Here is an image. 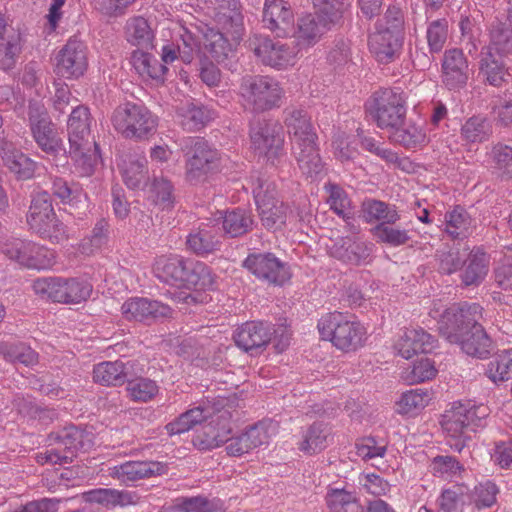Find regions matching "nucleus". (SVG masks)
<instances>
[{"label": "nucleus", "mask_w": 512, "mask_h": 512, "mask_svg": "<svg viewBox=\"0 0 512 512\" xmlns=\"http://www.w3.org/2000/svg\"><path fill=\"white\" fill-rule=\"evenodd\" d=\"M482 307L477 303L453 304L438 322L439 333L449 343L457 344L469 356L485 359L492 351V341L478 323Z\"/></svg>", "instance_id": "1"}, {"label": "nucleus", "mask_w": 512, "mask_h": 512, "mask_svg": "<svg viewBox=\"0 0 512 512\" xmlns=\"http://www.w3.org/2000/svg\"><path fill=\"white\" fill-rule=\"evenodd\" d=\"M284 123L291 137L292 153L299 168L307 176L318 174L322 161L317 145V134L306 110L288 107L283 111Z\"/></svg>", "instance_id": "2"}, {"label": "nucleus", "mask_w": 512, "mask_h": 512, "mask_svg": "<svg viewBox=\"0 0 512 512\" xmlns=\"http://www.w3.org/2000/svg\"><path fill=\"white\" fill-rule=\"evenodd\" d=\"M317 8L315 15L308 14L298 19L297 31L291 37L301 51L315 45L333 26L337 25L348 6L347 0H313Z\"/></svg>", "instance_id": "3"}, {"label": "nucleus", "mask_w": 512, "mask_h": 512, "mask_svg": "<svg viewBox=\"0 0 512 512\" xmlns=\"http://www.w3.org/2000/svg\"><path fill=\"white\" fill-rule=\"evenodd\" d=\"M403 16L396 7H389L369 36L371 53L380 63H390L399 56L403 44Z\"/></svg>", "instance_id": "4"}, {"label": "nucleus", "mask_w": 512, "mask_h": 512, "mask_svg": "<svg viewBox=\"0 0 512 512\" xmlns=\"http://www.w3.org/2000/svg\"><path fill=\"white\" fill-rule=\"evenodd\" d=\"M114 128L126 139L148 140L157 130V117L142 103L125 102L113 112Z\"/></svg>", "instance_id": "5"}, {"label": "nucleus", "mask_w": 512, "mask_h": 512, "mask_svg": "<svg viewBox=\"0 0 512 512\" xmlns=\"http://www.w3.org/2000/svg\"><path fill=\"white\" fill-rule=\"evenodd\" d=\"M252 193L260 219L267 229H281L290 217L289 206L277 198L275 183L265 174L251 176Z\"/></svg>", "instance_id": "6"}, {"label": "nucleus", "mask_w": 512, "mask_h": 512, "mask_svg": "<svg viewBox=\"0 0 512 512\" xmlns=\"http://www.w3.org/2000/svg\"><path fill=\"white\" fill-rule=\"evenodd\" d=\"M317 327L322 339L331 341L343 351H354L365 341L366 330L363 325L341 312L326 314L318 321Z\"/></svg>", "instance_id": "7"}, {"label": "nucleus", "mask_w": 512, "mask_h": 512, "mask_svg": "<svg viewBox=\"0 0 512 512\" xmlns=\"http://www.w3.org/2000/svg\"><path fill=\"white\" fill-rule=\"evenodd\" d=\"M366 106L377 126L382 129L391 130L405 123V98L401 92L381 89L372 95Z\"/></svg>", "instance_id": "8"}, {"label": "nucleus", "mask_w": 512, "mask_h": 512, "mask_svg": "<svg viewBox=\"0 0 512 512\" xmlns=\"http://www.w3.org/2000/svg\"><path fill=\"white\" fill-rule=\"evenodd\" d=\"M27 224L33 232L53 243H60L64 239L62 223L54 212L51 196L47 192H39L32 198Z\"/></svg>", "instance_id": "9"}, {"label": "nucleus", "mask_w": 512, "mask_h": 512, "mask_svg": "<svg viewBox=\"0 0 512 512\" xmlns=\"http://www.w3.org/2000/svg\"><path fill=\"white\" fill-rule=\"evenodd\" d=\"M186 161V176L189 181H199L219 166V153L201 137H187L181 142Z\"/></svg>", "instance_id": "10"}, {"label": "nucleus", "mask_w": 512, "mask_h": 512, "mask_svg": "<svg viewBox=\"0 0 512 512\" xmlns=\"http://www.w3.org/2000/svg\"><path fill=\"white\" fill-rule=\"evenodd\" d=\"M240 94L254 112H264L278 106L282 89L271 77L247 75L241 80Z\"/></svg>", "instance_id": "11"}, {"label": "nucleus", "mask_w": 512, "mask_h": 512, "mask_svg": "<svg viewBox=\"0 0 512 512\" xmlns=\"http://www.w3.org/2000/svg\"><path fill=\"white\" fill-rule=\"evenodd\" d=\"M250 47L264 65L276 69L294 65L300 52L295 40L291 38L286 42H281L256 35L250 40Z\"/></svg>", "instance_id": "12"}, {"label": "nucleus", "mask_w": 512, "mask_h": 512, "mask_svg": "<svg viewBox=\"0 0 512 512\" xmlns=\"http://www.w3.org/2000/svg\"><path fill=\"white\" fill-rule=\"evenodd\" d=\"M275 431V425L270 420L259 421L250 426L244 433L236 437L227 436L226 451L229 456L239 457L251 450L267 444L272 433Z\"/></svg>", "instance_id": "13"}, {"label": "nucleus", "mask_w": 512, "mask_h": 512, "mask_svg": "<svg viewBox=\"0 0 512 512\" xmlns=\"http://www.w3.org/2000/svg\"><path fill=\"white\" fill-rule=\"evenodd\" d=\"M244 265L259 279L271 284L283 285L290 278L286 264L272 253L249 255L244 261Z\"/></svg>", "instance_id": "14"}, {"label": "nucleus", "mask_w": 512, "mask_h": 512, "mask_svg": "<svg viewBox=\"0 0 512 512\" xmlns=\"http://www.w3.org/2000/svg\"><path fill=\"white\" fill-rule=\"evenodd\" d=\"M281 126L272 120L258 119L251 124L250 138L252 146L259 154L277 156L283 146Z\"/></svg>", "instance_id": "15"}, {"label": "nucleus", "mask_w": 512, "mask_h": 512, "mask_svg": "<svg viewBox=\"0 0 512 512\" xmlns=\"http://www.w3.org/2000/svg\"><path fill=\"white\" fill-rule=\"evenodd\" d=\"M478 409L474 405L454 403L442 415L441 426L452 438H460L467 431H474V426L480 421Z\"/></svg>", "instance_id": "16"}, {"label": "nucleus", "mask_w": 512, "mask_h": 512, "mask_svg": "<svg viewBox=\"0 0 512 512\" xmlns=\"http://www.w3.org/2000/svg\"><path fill=\"white\" fill-rule=\"evenodd\" d=\"M29 120L33 137L38 146L47 154H55L61 147L53 124L46 117L43 108L37 103L29 105Z\"/></svg>", "instance_id": "17"}, {"label": "nucleus", "mask_w": 512, "mask_h": 512, "mask_svg": "<svg viewBox=\"0 0 512 512\" xmlns=\"http://www.w3.org/2000/svg\"><path fill=\"white\" fill-rule=\"evenodd\" d=\"M121 311L127 320L147 323L173 317V310L168 305L148 298L129 299L123 303Z\"/></svg>", "instance_id": "18"}, {"label": "nucleus", "mask_w": 512, "mask_h": 512, "mask_svg": "<svg viewBox=\"0 0 512 512\" xmlns=\"http://www.w3.org/2000/svg\"><path fill=\"white\" fill-rule=\"evenodd\" d=\"M262 22L277 37H287L294 27L290 4L283 0H265Z\"/></svg>", "instance_id": "19"}, {"label": "nucleus", "mask_w": 512, "mask_h": 512, "mask_svg": "<svg viewBox=\"0 0 512 512\" xmlns=\"http://www.w3.org/2000/svg\"><path fill=\"white\" fill-rule=\"evenodd\" d=\"M231 432L230 413L223 411L202 427V430L194 436L193 444L199 450H211L225 443Z\"/></svg>", "instance_id": "20"}, {"label": "nucleus", "mask_w": 512, "mask_h": 512, "mask_svg": "<svg viewBox=\"0 0 512 512\" xmlns=\"http://www.w3.org/2000/svg\"><path fill=\"white\" fill-rule=\"evenodd\" d=\"M215 21L233 40H241L244 32L243 15L239 0H211Z\"/></svg>", "instance_id": "21"}, {"label": "nucleus", "mask_w": 512, "mask_h": 512, "mask_svg": "<svg viewBox=\"0 0 512 512\" xmlns=\"http://www.w3.org/2000/svg\"><path fill=\"white\" fill-rule=\"evenodd\" d=\"M271 324L262 321H249L242 324L234 334L238 347L246 352L258 351L271 341Z\"/></svg>", "instance_id": "22"}, {"label": "nucleus", "mask_w": 512, "mask_h": 512, "mask_svg": "<svg viewBox=\"0 0 512 512\" xmlns=\"http://www.w3.org/2000/svg\"><path fill=\"white\" fill-rule=\"evenodd\" d=\"M498 50L502 49L499 46L496 49L490 46L483 48L479 61V77L494 87H500L507 75L506 65Z\"/></svg>", "instance_id": "23"}, {"label": "nucleus", "mask_w": 512, "mask_h": 512, "mask_svg": "<svg viewBox=\"0 0 512 512\" xmlns=\"http://www.w3.org/2000/svg\"><path fill=\"white\" fill-rule=\"evenodd\" d=\"M443 81L449 89H458L466 85L468 80V61L462 50L454 48L444 54Z\"/></svg>", "instance_id": "24"}, {"label": "nucleus", "mask_w": 512, "mask_h": 512, "mask_svg": "<svg viewBox=\"0 0 512 512\" xmlns=\"http://www.w3.org/2000/svg\"><path fill=\"white\" fill-rule=\"evenodd\" d=\"M69 154L72 161V172L79 176L92 175L101 160L99 146L94 140L70 144Z\"/></svg>", "instance_id": "25"}, {"label": "nucleus", "mask_w": 512, "mask_h": 512, "mask_svg": "<svg viewBox=\"0 0 512 512\" xmlns=\"http://www.w3.org/2000/svg\"><path fill=\"white\" fill-rule=\"evenodd\" d=\"M490 266V257L480 248L472 249L464 258L460 273L464 287L479 286L486 278Z\"/></svg>", "instance_id": "26"}, {"label": "nucleus", "mask_w": 512, "mask_h": 512, "mask_svg": "<svg viewBox=\"0 0 512 512\" xmlns=\"http://www.w3.org/2000/svg\"><path fill=\"white\" fill-rule=\"evenodd\" d=\"M435 339L423 329H408L395 344L398 354L410 359L417 353H429L435 347Z\"/></svg>", "instance_id": "27"}, {"label": "nucleus", "mask_w": 512, "mask_h": 512, "mask_svg": "<svg viewBox=\"0 0 512 512\" xmlns=\"http://www.w3.org/2000/svg\"><path fill=\"white\" fill-rule=\"evenodd\" d=\"M204 47L219 64H225L226 61L231 60L235 57V46L240 40H233L230 34H227L224 30L214 31L209 30L204 35Z\"/></svg>", "instance_id": "28"}, {"label": "nucleus", "mask_w": 512, "mask_h": 512, "mask_svg": "<svg viewBox=\"0 0 512 512\" xmlns=\"http://www.w3.org/2000/svg\"><path fill=\"white\" fill-rule=\"evenodd\" d=\"M332 257L343 262L359 265L371 254V247L365 242L356 241L350 237H342L330 247Z\"/></svg>", "instance_id": "29"}, {"label": "nucleus", "mask_w": 512, "mask_h": 512, "mask_svg": "<svg viewBox=\"0 0 512 512\" xmlns=\"http://www.w3.org/2000/svg\"><path fill=\"white\" fill-rule=\"evenodd\" d=\"M163 467L158 462L129 461L111 468L110 475L128 484L153 475H159Z\"/></svg>", "instance_id": "30"}, {"label": "nucleus", "mask_w": 512, "mask_h": 512, "mask_svg": "<svg viewBox=\"0 0 512 512\" xmlns=\"http://www.w3.org/2000/svg\"><path fill=\"white\" fill-rule=\"evenodd\" d=\"M214 284L212 273L203 262L186 259L185 269L180 275L178 287L209 289Z\"/></svg>", "instance_id": "31"}, {"label": "nucleus", "mask_w": 512, "mask_h": 512, "mask_svg": "<svg viewBox=\"0 0 512 512\" xmlns=\"http://www.w3.org/2000/svg\"><path fill=\"white\" fill-rule=\"evenodd\" d=\"M88 68L87 46L77 37L66 43V79H78Z\"/></svg>", "instance_id": "32"}, {"label": "nucleus", "mask_w": 512, "mask_h": 512, "mask_svg": "<svg viewBox=\"0 0 512 512\" xmlns=\"http://www.w3.org/2000/svg\"><path fill=\"white\" fill-rule=\"evenodd\" d=\"M91 116L88 107L79 105L75 107L66 121L69 144L93 141L90 132Z\"/></svg>", "instance_id": "33"}, {"label": "nucleus", "mask_w": 512, "mask_h": 512, "mask_svg": "<svg viewBox=\"0 0 512 512\" xmlns=\"http://www.w3.org/2000/svg\"><path fill=\"white\" fill-rule=\"evenodd\" d=\"M186 245L188 250L198 256L211 254L220 248L217 230L207 225L199 228L187 236Z\"/></svg>", "instance_id": "34"}, {"label": "nucleus", "mask_w": 512, "mask_h": 512, "mask_svg": "<svg viewBox=\"0 0 512 512\" xmlns=\"http://www.w3.org/2000/svg\"><path fill=\"white\" fill-rule=\"evenodd\" d=\"M93 379L103 386H121L128 380L127 365L120 361H106L94 366Z\"/></svg>", "instance_id": "35"}, {"label": "nucleus", "mask_w": 512, "mask_h": 512, "mask_svg": "<svg viewBox=\"0 0 512 512\" xmlns=\"http://www.w3.org/2000/svg\"><path fill=\"white\" fill-rule=\"evenodd\" d=\"M177 117L183 129L196 131L213 119V113L202 105L186 102L177 108Z\"/></svg>", "instance_id": "36"}, {"label": "nucleus", "mask_w": 512, "mask_h": 512, "mask_svg": "<svg viewBox=\"0 0 512 512\" xmlns=\"http://www.w3.org/2000/svg\"><path fill=\"white\" fill-rule=\"evenodd\" d=\"M126 40L140 50L153 47L154 33L148 21L142 16H134L126 21Z\"/></svg>", "instance_id": "37"}, {"label": "nucleus", "mask_w": 512, "mask_h": 512, "mask_svg": "<svg viewBox=\"0 0 512 512\" xmlns=\"http://www.w3.org/2000/svg\"><path fill=\"white\" fill-rule=\"evenodd\" d=\"M492 132L491 122L486 117L474 115L462 124L460 137L466 144H480L488 141Z\"/></svg>", "instance_id": "38"}, {"label": "nucleus", "mask_w": 512, "mask_h": 512, "mask_svg": "<svg viewBox=\"0 0 512 512\" xmlns=\"http://www.w3.org/2000/svg\"><path fill=\"white\" fill-rule=\"evenodd\" d=\"M493 173L501 180H512V146L497 142L488 153Z\"/></svg>", "instance_id": "39"}, {"label": "nucleus", "mask_w": 512, "mask_h": 512, "mask_svg": "<svg viewBox=\"0 0 512 512\" xmlns=\"http://www.w3.org/2000/svg\"><path fill=\"white\" fill-rule=\"evenodd\" d=\"M330 512H364L365 509L354 492L330 488L325 497Z\"/></svg>", "instance_id": "40"}, {"label": "nucleus", "mask_w": 512, "mask_h": 512, "mask_svg": "<svg viewBox=\"0 0 512 512\" xmlns=\"http://www.w3.org/2000/svg\"><path fill=\"white\" fill-rule=\"evenodd\" d=\"M132 64L135 70L142 77H149L154 80H163L168 71L165 64L161 63L150 53L143 50H136L132 53Z\"/></svg>", "instance_id": "41"}, {"label": "nucleus", "mask_w": 512, "mask_h": 512, "mask_svg": "<svg viewBox=\"0 0 512 512\" xmlns=\"http://www.w3.org/2000/svg\"><path fill=\"white\" fill-rule=\"evenodd\" d=\"M253 219L250 212L243 209L227 211L223 217L222 227L230 237H239L252 229Z\"/></svg>", "instance_id": "42"}, {"label": "nucleus", "mask_w": 512, "mask_h": 512, "mask_svg": "<svg viewBox=\"0 0 512 512\" xmlns=\"http://www.w3.org/2000/svg\"><path fill=\"white\" fill-rule=\"evenodd\" d=\"M465 256L466 254L462 253L460 248L456 245H445L441 249H438L435 258L439 272L451 275L459 271L464 265Z\"/></svg>", "instance_id": "43"}, {"label": "nucleus", "mask_w": 512, "mask_h": 512, "mask_svg": "<svg viewBox=\"0 0 512 512\" xmlns=\"http://www.w3.org/2000/svg\"><path fill=\"white\" fill-rule=\"evenodd\" d=\"M445 222V231L453 239H463L470 234L471 217L461 206H456L452 211L447 212Z\"/></svg>", "instance_id": "44"}, {"label": "nucleus", "mask_w": 512, "mask_h": 512, "mask_svg": "<svg viewBox=\"0 0 512 512\" xmlns=\"http://www.w3.org/2000/svg\"><path fill=\"white\" fill-rule=\"evenodd\" d=\"M135 496L127 491L115 489H95L87 493V500L104 505L108 508L126 506L135 503Z\"/></svg>", "instance_id": "45"}, {"label": "nucleus", "mask_w": 512, "mask_h": 512, "mask_svg": "<svg viewBox=\"0 0 512 512\" xmlns=\"http://www.w3.org/2000/svg\"><path fill=\"white\" fill-rule=\"evenodd\" d=\"M486 375L494 383L509 380L512 377V349L499 351L488 364Z\"/></svg>", "instance_id": "46"}, {"label": "nucleus", "mask_w": 512, "mask_h": 512, "mask_svg": "<svg viewBox=\"0 0 512 512\" xmlns=\"http://www.w3.org/2000/svg\"><path fill=\"white\" fill-rule=\"evenodd\" d=\"M26 253L22 255L21 265L32 269H46L52 266L54 262V252L39 246L33 242H27Z\"/></svg>", "instance_id": "47"}, {"label": "nucleus", "mask_w": 512, "mask_h": 512, "mask_svg": "<svg viewBox=\"0 0 512 512\" xmlns=\"http://www.w3.org/2000/svg\"><path fill=\"white\" fill-rule=\"evenodd\" d=\"M329 429L322 422L313 423L304 434L303 441L300 444V450L314 454L323 450L327 446Z\"/></svg>", "instance_id": "48"}, {"label": "nucleus", "mask_w": 512, "mask_h": 512, "mask_svg": "<svg viewBox=\"0 0 512 512\" xmlns=\"http://www.w3.org/2000/svg\"><path fill=\"white\" fill-rule=\"evenodd\" d=\"M328 193L327 203L337 215L348 220L352 217L351 201L345 190L336 183L328 182L324 186Z\"/></svg>", "instance_id": "49"}, {"label": "nucleus", "mask_w": 512, "mask_h": 512, "mask_svg": "<svg viewBox=\"0 0 512 512\" xmlns=\"http://www.w3.org/2000/svg\"><path fill=\"white\" fill-rule=\"evenodd\" d=\"M0 356L6 361L18 362L27 366L37 363L38 359L37 353L23 343L0 342Z\"/></svg>", "instance_id": "50"}, {"label": "nucleus", "mask_w": 512, "mask_h": 512, "mask_svg": "<svg viewBox=\"0 0 512 512\" xmlns=\"http://www.w3.org/2000/svg\"><path fill=\"white\" fill-rule=\"evenodd\" d=\"M186 259L182 257L160 258L155 266V271L163 282L178 286L182 270L185 269Z\"/></svg>", "instance_id": "51"}, {"label": "nucleus", "mask_w": 512, "mask_h": 512, "mask_svg": "<svg viewBox=\"0 0 512 512\" xmlns=\"http://www.w3.org/2000/svg\"><path fill=\"white\" fill-rule=\"evenodd\" d=\"M390 138L406 147L415 148L426 141V134L420 126L409 124L404 127V124L397 128H392Z\"/></svg>", "instance_id": "52"}, {"label": "nucleus", "mask_w": 512, "mask_h": 512, "mask_svg": "<svg viewBox=\"0 0 512 512\" xmlns=\"http://www.w3.org/2000/svg\"><path fill=\"white\" fill-rule=\"evenodd\" d=\"M206 418L204 409L195 407L182 413L175 421L168 423L166 430L170 435L181 434L202 423Z\"/></svg>", "instance_id": "53"}, {"label": "nucleus", "mask_w": 512, "mask_h": 512, "mask_svg": "<svg viewBox=\"0 0 512 512\" xmlns=\"http://www.w3.org/2000/svg\"><path fill=\"white\" fill-rule=\"evenodd\" d=\"M126 390L132 400L147 402L158 393L159 388L155 381L149 378L137 377L127 380Z\"/></svg>", "instance_id": "54"}, {"label": "nucleus", "mask_w": 512, "mask_h": 512, "mask_svg": "<svg viewBox=\"0 0 512 512\" xmlns=\"http://www.w3.org/2000/svg\"><path fill=\"white\" fill-rule=\"evenodd\" d=\"M430 401L427 390L414 389L402 394L397 402V411L401 414H409L423 409Z\"/></svg>", "instance_id": "55"}, {"label": "nucleus", "mask_w": 512, "mask_h": 512, "mask_svg": "<svg viewBox=\"0 0 512 512\" xmlns=\"http://www.w3.org/2000/svg\"><path fill=\"white\" fill-rule=\"evenodd\" d=\"M33 290L36 294L46 297L53 302H64V289L61 278H39L33 282Z\"/></svg>", "instance_id": "56"}, {"label": "nucleus", "mask_w": 512, "mask_h": 512, "mask_svg": "<svg viewBox=\"0 0 512 512\" xmlns=\"http://www.w3.org/2000/svg\"><path fill=\"white\" fill-rule=\"evenodd\" d=\"M393 223H379L374 228V234L378 241L390 246H401L408 243L410 236L405 229L391 226Z\"/></svg>", "instance_id": "57"}, {"label": "nucleus", "mask_w": 512, "mask_h": 512, "mask_svg": "<svg viewBox=\"0 0 512 512\" xmlns=\"http://www.w3.org/2000/svg\"><path fill=\"white\" fill-rule=\"evenodd\" d=\"M436 373L434 362L427 357H422L413 363L411 369L404 372L403 378L410 384H414L430 380Z\"/></svg>", "instance_id": "58"}, {"label": "nucleus", "mask_w": 512, "mask_h": 512, "mask_svg": "<svg viewBox=\"0 0 512 512\" xmlns=\"http://www.w3.org/2000/svg\"><path fill=\"white\" fill-rule=\"evenodd\" d=\"M465 502V491L462 486L445 489L438 499L440 512H463Z\"/></svg>", "instance_id": "59"}, {"label": "nucleus", "mask_w": 512, "mask_h": 512, "mask_svg": "<svg viewBox=\"0 0 512 512\" xmlns=\"http://www.w3.org/2000/svg\"><path fill=\"white\" fill-rule=\"evenodd\" d=\"M364 210L371 219L381 220V223H395L400 216L394 206L378 200L364 203Z\"/></svg>", "instance_id": "60"}, {"label": "nucleus", "mask_w": 512, "mask_h": 512, "mask_svg": "<svg viewBox=\"0 0 512 512\" xmlns=\"http://www.w3.org/2000/svg\"><path fill=\"white\" fill-rule=\"evenodd\" d=\"M3 163L19 179H30L36 168V163L21 151L16 152L10 158L6 157V161Z\"/></svg>", "instance_id": "61"}, {"label": "nucleus", "mask_w": 512, "mask_h": 512, "mask_svg": "<svg viewBox=\"0 0 512 512\" xmlns=\"http://www.w3.org/2000/svg\"><path fill=\"white\" fill-rule=\"evenodd\" d=\"M448 25L445 19L431 22L427 28V41L431 52L437 53L443 48L447 39Z\"/></svg>", "instance_id": "62"}, {"label": "nucleus", "mask_w": 512, "mask_h": 512, "mask_svg": "<svg viewBox=\"0 0 512 512\" xmlns=\"http://www.w3.org/2000/svg\"><path fill=\"white\" fill-rule=\"evenodd\" d=\"M91 291L92 286L85 280L78 278L66 280V304H77L86 301Z\"/></svg>", "instance_id": "63"}, {"label": "nucleus", "mask_w": 512, "mask_h": 512, "mask_svg": "<svg viewBox=\"0 0 512 512\" xmlns=\"http://www.w3.org/2000/svg\"><path fill=\"white\" fill-rule=\"evenodd\" d=\"M497 493V486L491 481H486L475 486L472 499L478 509L491 507L496 502Z\"/></svg>", "instance_id": "64"}]
</instances>
